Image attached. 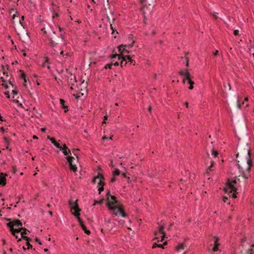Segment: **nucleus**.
<instances>
[{
    "label": "nucleus",
    "instance_id": "1",
    "mask_svg": "<svg viewBox=\"0 0 254 254\" xmlns=\"http://www.w3.org/2000/svg\"><path fill=\"white\" fill-rule=\"evenodd\" d=\"M107 205L109 209L113 212V214L116 216L118 214L123 217L127 216L126 213L123 209L120 203L117 200L116 197L110 194L109 192L107 193Z\"/></svg>",
    "mask_w": 254,
    "mask_h": 254
},
{
    "label": "nucleus",
    "instance_id": "2",
    "mask_svg": "<svg viewBox=\"0 0 254 254\" xmlns=\"http://www.w3.org/2000/svg\"><path fill=\"white\" fill-rule=\"evenodd\" d=\"M69 205L70 207V211L72 214H73L77 218V220L82 227V229L85 231L86 230V227L83 223L82 220L80 218V213L81 209L79 208L77 200L75 201H69Z\"/></svg>",
    "mask_w": 254,
    "mask_h": 254
},
{
    "label": "nucleus",
    "instance_id": "3",
    "mask_svg": "<svg viewBox=\"0 0 254 254\" xmlns=\"http://www.w3.org/2000/svg\"><path fill=\"white\" fill-rule=\"evenodd\" d=\"M22 225V223L19 220H16L7 223V226L10 228V231L12 232L13 235L14 236L16 239H18V241L21 240V238H18V236L16 235V233H18L23 229V228L21 227Z\"/></svg>",
    "mask_w": 254,
    "mask_h": 254
},
{
    "label": "nucleus",
    "instance_id": "4",
    "mask_svg": "<svg viewBox=\"0 0 254 254\" xmlns=\"http://www.w3.org/2000/svg\"><path fill=\"white\" fill-rule=\"evenodd\" d=\"M248 147V155L249 156V158L247 160V167L245 169L243 167H241L239 165V168L240 171L242 172V176L245 179H248L250 177V171L251 167L252 166V162L250 158V154H251V150L250 148Z\"/></svg>",
    "mask_w": 254,
    "mask_h": 254
},
{
    "label": "nucleus",
    "instance_id": "5",
    "mask_svg": "<svg viewBox=\"0 0 254 254\" xmlns=\"http://www.w3.org/2000/svg\"><path fill=\"white\" fill-rule=\"evenodd\" d=\"M237 183L236 180H228L226 187L224 188V191L228 193L229 196H232L233 198L237 197L235 192L237 191L236 186L235 184Z\"/></svg>",
    "mask_w": 254,
    "mask_h": 254
},
{
    "label": "nucleus",
    "instance_id": "6",
    "mask_svg": "<svg viewBox=\"0 0 254 254\" xmlns=\"http://www.w3.org/2000/svg\"><path fill=\"white\" fill-rule=\"evenodd\" d=\"M179 74L183 77V82L185 83L186 81H188V84L190 85L189 89L192 90L193 88L194 82L191 79V75L188 69H185L180 70Z\"/></svg>",
    "mask_w": 254,
    "mask_h": 254
},
{
    "label": "nucleus",
    "instance_id": "7",
    "mask_svg": "<svg viewBox=\"0 0 254 254\" xmlns=\"http://www.w3.org/2000/svg\"><path fill=\"white\" fill-rule=\"evenodd\" d=\"M23 20L24 16H22L20 18V14L17 12H15V13H13L12 16V21L13 24L15 25V27L16 26L17 28H24L23 24Z\"/></svg>",
    "mask_w": 254,
    "mask_h": 254
},
{
    "label": "nucleus",
    "instance_id": "8",
    "mask_svg": "<svg viewBox=\"0 0 254 254\" xmlns=\"http://www.w3.org/2000/svg\"><path fill=\"white\" fill-rule=\"evenodd\" d=\"M164 223L160 224L158 227V230L155 232V239L157 240L158 241H163L165 237V233L164 231Z\"/></svg>",
    "mask_w": 254,
    "mask_h": 254
},
{
    "label": "nucleus",
    "instance_id": "9",
    "mask_svg": "<svg viewBox=\"0 0 254 254\" xmlns=\"http://www.w3.org/2000/svg\"><path fill=\"white\" fill-rule=\"evenodd\" d=\"M104 180V177L103 175L101 174L98 173V175L94 177L92 180L93 183H95L96 182L98 183V190L99 193H101L102 191L104 190V183L103 182V180Z\"/></svg>",
    "mask_w": 254,
    "mask_h": 254
},
{
    "label": "nucleus",
    "instance_id": "10",
    "mask_svg": "<svg viewBox=\"0 0 254 254\" xmlns=\"http://www.w3.org/2000/svg\"><path fill=\"white\" fill-rule=\"evenodd\" d=\"M117 57H118L119 60H121V66H123V61H126V59L127 60H128V62H129L130 63L132 62V60H131L130 56L129 55L126 56H121V55L114 54L112 56L111 58L112 59H114V58H116Z\"/></svg>",
    "mask_w": 254,
    "mask_h": 254
},
{
    "label": "nucleus",
    "instance_id": "11",
    "mask_svg": "<svg viewBox=\"0 0 254 254\" xmlns=\"http://www.w3.org/2000/svg\"><path fill=\"white\" fill-rule=\"evenodd\" d=\"M1 68H2V71H1L0 70V78L3 82H6L7 81L9 80V79L8 78V72L3 67V66H2Z\"/></svg>",
    "mask_w": 254,
    "mask_h": 254
},
{
    "label": "nucleus",
    "instance_id": "12",
    "mask_svg": "<svg viewBox=\"0 0 254 254\" xmlns=\"http://www.w3.org/2000/svg\"><path fill=\"white\" fill-rule=\"evenodd\" d=\"M66 159L69 164L70 169L75 172L77 171V167L76 165L73 164V160L74 159V158L73 157L67 156L66 157Z\"/></svg>",
    "mask_w": 254,
    "mask_h": 254
},
{
    "label": "nucleus",
    "instance_id": "13",
    "mask_svg": "<svg viewBox=\"0 0 254 254\" xmlns=\"http://www.w3.org/2000/svg\"><path fill=\"white\" fill-rule=\"evenodd\" d=\"M127 47V46L126 45H122L119 46V47H118L119 51L120 53V54L119 55H121V56H123V53H129V51L126 49V48Z\"/></svg>",
    "mask_w": 254,
    "mask_h": 254
},
{
    "label": "nucleus",
    "instance_id": "14",
    "mask_svg": "<svg viewBox=\"0 0 254 254\" xmlns=\"http://www.w3.org/2000/svg\"><path fill=\"white\" fill-rule=\"evenodd\" d=\"M63 151V153L64 155H67L69 154H71V152L69 149H68L67 147L65 144H63L62 149H61Z\"/></svg>",
    "mask_w": 254,
    "mask_h": 254
},
{
    "label": "nucleus",
    "instance_id": "15",
    "mask_svg": "<svg viewBox=\"0 0 254 254\" xmlns=\"http://www.w3.org/2000/svg\"><path fill=\"white\" fill-rule=\"evenodd\" d=\"M184 250V245L183 243L179 244L175 247V251L177 252L181 253Z\"/></svg>",
    "mask_w": 254,
    "mask_h": 254
},
{
    "label": "nucleus",
    "instance_id": "16",
    "mask_svg": "<svg viewBox=\"0 0 254 254\" xmlns=\"http://www.w3.org/2000/svg\"><path fill=\"white\" fill-rule=\"evenodd\" d=\"M214 238L215 239V241L214 242V245L212 249L213 251L215 252L218 250L219 243H218V238L217 237H214Z\"/></svg>",
    "mask_w": 254,
    "mask_h": 254
},
{
    "label": "nucleus",
    "instance_id": "17",
    "mask_svg": "<svg viewBox=\"0 0 254 254\" xmlns=\"http://www.w3.org/2000/svg\"><path fill=\"white\" fill-rule=\"evenodd\" d=\"M26 229H25V228H23V229H22V230L21 231H20L19 232H21V237L23 238V239L26 240L27 241H29V238L27 237V236H25V235L26 234Z\"/></svg>",
    "mask_w": 254,
    "mask_h": 254
},
{
    "label": "nucleus",
    "instance_id": "18",
    "mask_svg": "<svg viewBox=\"0 0 254 254\" xmlns=\"http://www.w3.org/2000/svg\"><path fill=\"white\" fill-rule=\"evenodd\" d=\"M44 59H45V62L44 63L42 64V66L43 67H47L48 69H50V66L48 63V61H49V59L47 57H45L44 58Z\"/></svg>",
    "mask_w": 254,
    "mask_h": 254
},
{
    "label": "nucleus",
    "instance_id": "19",
    "mask_svg": "<svg viewBox=\"0 0 254 254\" xmlns=\"http://www.w3.org/2000/svg\"><path fill=\"white\" fill-rule=\"evenodd\" d=\"M6 179L5 177L3 176V174H1L0 176V185L4 186L5 185Z\"/></svg>",
    "mask_w": 254,
    "mask_h": 254
},
{
    "label": "nucleus",
    "instance_id": "20",
    "mask_svg": "<svg viewBox=\"0 0 254 254\" xmlns=\"http://www.w3.org/2000/svg\"><path fill=\"white\" fill-rule=\"evenodd\" d=\"M68 82L69 84H71L72 85H73L74 83L76 82L75 76L73 75L72 74H71L70 78Z\"/></svg>",
    "mask_w": 254,
    "mask_h": 254
},
{
    "label": "nucleus",
    "instance_id": "21",
    "mask_svg": "<svg viewBox=\"0 0 254 254\" xmlns=\"http://www.w3.org/2000/svg\"><path fill=\"white\" fill-rule=\"evenodd\" d=\"M214 165V162L213 161H211V165L208 167V169L206 170V173H209L210 172L213 170V167Z\"/></svg>",
    "mask_w": 254,
    "mask_h": 254
},
{
    "label": "nucleus",
    "instance_id": "22",
    "mask_svg": "<svg viewBox=\"0 0 254 254\" xmlns=\"http://www.w3.org/2000/svg\"><path fill=\"white\" fill-rule=\"evenodd\" d=\"M211 155H213L214 157H217V156L218 154V152L213 149H212L211 150Z\"/></svg>",
    "mask_w": 254,
    "mask_h": 254
},
{
    "label": "nucleus",
    "instance_id": "23",
    "mask_svg": "<svg viewBox=\"0 0 254 254\" xmlns=\"http://www.w3.org/2000/svg\"><path fill=\"white\" fill-rule=\"evenodd\" d=\"M120 174V171L118 169H116L115 171L113 172V176H118Z\"/></svg>",
    "mask_w": 254,
    "mask_h": 254
},
{
    "label": "nucleus",
    "instance_id": "24",
    "mask_svg": "<svg viewBox=\"0 0 254 254\" xmlns=\"http://www.w3.org/2000/svg\"><path fill=\"white\" fill-rule=\"evenodd\" d=\"M84 95V93H79L78 94H73V95L75 97V98L76 99H78L79 98H80L81 97V96H83Z\"/></svg>",
    "mask_w": 254,
    "mask_h": 254
},
{
    "label": "nucleus",
    "instance_id": "25",
    "mask_svg": "<svg viewBox=\"0 0 254 254\" xmlns=\"http://www.w3.org/2000/svg\"><path fill=\"white\" fill-rule=\"evenodd\" d=\"M60 103L63 105V107L64 108H66L67 107L64 106V104L65 103V101H64V100L62 99H61L60 100Z\"/></svg>",
    "mask_w": 254,
    "mask_h": 254
},
{
    "label": "nucleus",
    "instance_id": "26",
    "mask_svg": "<svg viewBox=\"0 0 254 254\" xmlns=\"http://www.w3.org/2000/svg\"><path fill=\"white\" fill-rule=\"evenodd\" d=\"M127 172H126V173H123L122 174V175H123V176H124L125 178H127V181L129 182L130 181V178H129V177H127Z\"/></svg>",
    "mask_w": 254,
    "mask_h": 254
},
{
    "label": "nucleus",
    "instance_id": "27",
    "mask_svg": "<svg viewBox=\"0 0 254 254\" xmlns=\"http://www.w3.org/2000/svg\"><path fill=\"white\" fill-rule=\"evenodd\" d=\"M15 12H17V11L13 8H11L10 10V11H9L10 14H12V15L13 14V13H15Z\"/></svg>",
    "mask_w": 254,
    "mask_h": 254
},
{
    "label": "nucleus",
    "instance_id": "28",
    "mask_svg": "<svg viewBox=\"0 0 254 254\" xmlns=\"http://www.w3.org/2000/svg\"><path fill=\"white\" fill-rule=\"evenodd\" d=\"M167 244V242H165L163 244H158L157 245V247H159V248H163V246L164 245H166Z\"/></svg>",
    "mask_w": 254,
    "mask_h": 254
},
{
    "label": "nucleus",
    "instance_id": "29",
    "mask_svg": "<svg viewBox=\"0 0 254 254\" xmlns=\"http://www.w3.org/2000/svg\"><path fill=\"white\" fill-rule=\"evenodd\" d=\"M49 44L51 46H54L56 45V44L55 43V42L53 40H51L50 42V43H49Z\"/></svg>",
    "mask_w": 254,
    "mask_h": 254
},
{
    "label": "nucleus",
    "instance_id": "30",
    "mask_svg": "<svg viewBox=\"0 0 254 254\" xmlns=\"http://www.w3.org/2000/svg\"><path fill=\"white\" fill-rule=\"evenodd\" d=\"M55 146L60 149H62L63 147V146H61L58 142L57 143V144H56Z\"/></svg>",
    "mask_w": 254,
    "mask_h": 254
},
{
    "label": "nucleus",
    "instance_id": "31",
    "mask_svg": "<svg viewBox=\"0 0 254 254\" xmlns=\"http://www.w3.org/2000/svg\"><path fill=\"white\" fill-rule=\"evenodd\" d=\"M112 63L111 64H107L106 66H105V68H111V66L112 65Z\"/></svg>",
    "mask_w": 254,
    "mask_h": 254
},
{
    "label": "nucleus",
    "instance_id": "32",
    "mask_svg": "<svg viewBox=\"0 0 254 254\" xmlns=\"http://www.w3.org/2000/svg\"><path fill=\"white\" fill-rule=\"evenodd\" d=\"M237 106H238V107L239 109L241 108L242 105H241V103H240L239 100H238V102H237Z\"/></svg>",
    "mask_w": 254,
    "mask_h": 254
},
{
    "label": "nucleus",
    "instance_id": "33",
    "mask_svg": "<svg viewBox=\"0 0 254 254\" xmlns=\"http://www.w3.org/2000/svg\"><path fill=\"white\" fill-rule=\"evenodd\" d=\"M60 54H61V55L62 56H63V57H64V55H66V56H68V54L67 53H66L65 54V55H64V51H62L61 52Z\"/></svg>",
    "mask_w": 254,
    "mask_h": 254
},
{
    "label": "nucleus",
    "instance_id": "34",
    "mask_svg": "<svg viewBox=\"0 0 254 254\" xmlns=\"http://www.w3.org/2000/svg\"><path fill=\"white\" fill-rule=\"evenodd\" d=\"M112 64L113 65H119V63L118 62H115L114 61H113L112 62Z\"/></svg>",
    "mask_w": 254,
    "mask_h": 254
},
{
    "label": "nucleus",
    "instance_id": "35",
    "mask_svg": "<svg viewBox=\"0 0 254 254\" xmlns=\"http://www.w3.org/2000/svg\"><path fill=\"white\" fill-rule=\"evenodd\" d=\"M58 13L57 12H54L53 14V18L54 19L56 16H58Z\"/></svg>",
    "mask_w": 254,
    "mask_h": 254
},
{
    "label": "nucleus",
    "instance_id": "36",
    "mask_svg": "<svg viewBox=\"0 0 254 254\" xmlns=\"http://www.w3.org/2000/svg\"><path fill=\"white\" fill-rule=\"evenodd\" d=\"M21 77H22V78H23V79H24V81H25V82H26V78H25V74H24V73H23L22 74V75H21Z\"/></svg>",
    "mask_w": 254,
    "mask_h": 254
},
{
    "label": "nucleus",
    "instance_id": "37",
    "mask_svg": "<svg viewBox=\"0 0 254 254\" xmlns=\"http://www.w3.org/2000/svg\"><path fill=\"white\" fill-rule=\"evenodd\" d=\"M116 177H115V176H113V178L111 179V182H112V183H113V182H115V181H116Z\"/></svg>",
    "mask_w": 254,
    "mask_h": 254
},
{
    "label": "nucleus",
    "instance_id": "38",
    "mask_svg": "<svg viewBox=\"0 0 254 254\" xmlns=\"http://www.w3.org/2000/svg\"><path fill=\"white\" fill-rule=\"evenodd\" d=\"M239 34V30H235L234 31V34L235 35H238Z\"/></svg>",
    "mask_w": 254,
    "mask_h": 254
},
{
    "label": "nucleus",
    "instance_id": "39",
    "mask_svg": "<svg viewBox=\"0 0 254 254\" xmlns=\"http://www.w3.org/2000/svg\"><path fill=\"white\" fill-rule=\"evenodd\" d=\"M27 246H28V249L32 248V245L28 242L27 243Z\"/></svg>",
    "mask_w": 254,
    "mask_h": 254
},
{
    "label": "nucleus",
    "instance_id": "40",
    "mask_svg": "<svg viewBox=\"0 0 254 254\" xmlns=\"http://www.w3.org/2000/svg\"><path fill=\"white\" fill-rule=\"evenodd\" d=\"M227 199H228L227 197L223 196V201H224V202H226V200Z\"/></svg>",
    "mask_w": 254,
    "mask_h": 254
},
{
    "label": "nucleus",
    "instance_id": "41",
    "mask_svg": "<svg viewBox=\"0 0 254 254\" xmlns=\"http://www.w3.org/2000/svg\"><path fill=\"white\" fill-rule=\"evenodd\" d=\"M84 232H85L86 234H87V235H89V234H90V231H89V230H87V229H86V230H85V231H84Z\"/></svg>",
    "mask_w": 254,
    "mask_h": 254
},
{
    "label": "nucleus",
    "instance_id": "42",
    "mask_svg": "<svg viewBox=\"0 0 254 254\" xmlns=\"http://www.w3.org/2000/svg\"><path fill=\"white\" fill-rule=\"evenodd\" d=\"M157 244L156 243H154L153 244V246H152V248H155L156 247H157Z\"/></svg>",
    "mask_w": 254,
    "mask_h": 254
},
{
    "label": "nucleus",
    "instance_id": "43",
    "mask_svg": "<svg viewBox=\"0 0 254 254\" xmlns=\"http://www.w3.org/2000/svg\"><path fill=\"white\" fill-rule=\"evenodd\" d=\"M36 241L40 245L42 244L41 241H40V240L39 239L36 238Z\"/></svg>",
    "mask_w": 254,
    "mask_h": 254
},
{
    "label": "nucleus",
    "instance_id": "44",
    "mask_svg": "<svg viewBox=\"0 0 254 254\" xmlns=\"http://www.w3.org/2000/svg\"><path fill=\"white\" fill-rule=\"evenodd\" d=\"M21 53H22V55L24 56H26V53H25V51L24 50H22Z\"/></svg>",
    "mask_w": 254,
    "mask_h": 254
},
{
    "label": "nucleus",
    "instance_id": "45",
    "mask_svg": "<svg viewBox=\"0 0 254 254\" xmlns=\"http://www.w3.org/2000/svg\"><path fill=\"white\" fill-rule=\"evenodd\" d=\"M219 51L218 50H216L214 53V56H217L218 54Z\"/></svg>",
    "mask_w": 254,
    "mask_h": 254
},
{
    "label": "nucleus",
    "instance_id": "46",
    "mask_svg": "<svg viewBox=\"0 0 254 254\" xmlns=\"http://www.w3.org/2000/svg\"><path fill=\"white\" fill-rule=\"evenodd\" d=\"M12 92L14 95H16L17 94V92L16 90H13Z\"/></svg>",
    "mask_w": 254,
    "mask_h": 254
},
{
    "label": "nucleus",
    "instance_id": "47",
    "mask_svg": "<svg viewBox=\"0 0 254 254\" xmlns=\"http://www.w3.org/2000/svg\"><path fill=\"white\" fill-rule=\"evenodd\" d=\"M41 130L42 131L45 132L46 131V128H45V127L41 128Z\"/></svg>",
    "mask_w": 254,
    "mask_h": 254
},
{
    "label": "nucleus",
    "instance_id": "48",
    "mask_svg": "<svg viewBox=\"0 0 254 254\" xmlns=\"http://www.w3.org/2000/svg\"><path fill=\"white\" fill-rule=\"evenodd\" d=\"M111 167H114V165L113 164V161H111V163L109 164Z\"/></svg>",
    "mask_w": 254,
    "mask_h": 254
},
{
    "label": "nucleus",
    "instance_id": "49",
    "mask_svg": "<svg viewBox=\"0 0 254 254\" xmlns=\"http://www.w3.org/2000/svg\"><path fill=\"white\" fill-rule=\"evenodd\" d=\"M2 85H3V86H4L5 88H8V86H7V85L6 83H2Z\"/></svg>",
    "mask_w": 254,
    "mask_h": 254
},
{
    "label": "nucleus",
    "instance_id": "50",
    "mask_svg": "<svg viewBox=\"0 0 254 254\" xmlns=\"http://www.w3.org/2000/svg\"><path fill=\"white\" fill-rule=\"evenodd\" d=\"M134 43V41H132V43H131L130 45H129L128 46V47H132Z\"/></svg>",
    "mask_w": 254,
    "mask_h": 254
},
{
    "label": "nucleus",
    "instance_id": "51",
    "mask_svg": "<svg viewBox=\"0 0 254 254\" xmlns=\"http://www.w3.org/2000/svg\"><path fill=\"white\" fill-rule=\"evenodd\" d=\"M55 140H56L53 137H52L51 139H50V141L52 142V143Z\"/></svg>",
    "mask_w": 254,
    "mask_h": 254
},
{
    "label": "nucleus",
    "instance_id": "52",
    "mask_svg": "<svg viewBox=\"0 0 254 254\" xmlns=\"http://www.w3.org/2000/svg\"><path fill=\"white\" fill-rule=\"evenodd\" d=\"M5 94L6 95V96H7V98H10L9 94L7 92H5Z\"/></svg>",
    "mask_w": 254,
    "mask_h": 254
},
{
    "label": "nucleus",
    "instance_id": "53",
    "mask_svg": "<svg viewBox=\"0 0 254 254\" xmlns=\"http://www.w3.org/2000/svg\"><path fill=\"white\" fill-rule=\"evenodd\" d=\"M33 139H37L38 138V137L36 135H34L33 136Z\"/></svg>",
    "mask_w": 254,
    "mask_h": 254
},
{
    "label": "nucleus",
    "instance_id": "54",
    "mask_svg": "<svg viewBox=\"0 0 254 254\" xmlns=\"http://www.w3.org/2000/svg\"><path fill=\"white\" fill-rule=\"evenodd\" d=\"M249 254H254V251H253L252 250H251L250 253Z\"/></svg>",
    "mask_w": 254,
    "mask_h": 254
},
{
    "label": "nucleus",
    "instance_id": "55",
    "mask_svg": "<svg viewBox=\"0 0 254 254\" xmlns=\"http://www.w3.org/2000/svg\"><path fill=\"white\" fill-rule=\"evenodd\" d=\"M108 139V138L106 136H104L102 137V140H105Z\"/></svg>",
    "mask_w": 254,
    "mask_h": 254
},
{
    "label": "nucleus",
    "instance_id": "56",
    "mask_svg": "<svg viewBox=\"0 0 254 254\" xmlns=\"http://www.w3.org/2000/svg\"><path fill=\"white\" fill-rule=\"evenodd\" d=\"M111 29L112 30L113 32L114 31V29H113V27L112 26V24L110 25Z\"/></svg>",
    "mask_w": 254,
    "mask_h": 254
},
{
    "label": "nucleus",
    "instance_id": "57",
    "mask_svg": "<svg viewBox=\"0 0 254 254\" xmlns=\"http://www.w3.org/2000/svg\"><path fill=\"white\" fill-rule=\"evenodd\" d=\"M185 105L186 106V107H187V108L188 107L189 104L188 102H185Z\"/></svg>",
    "mask_w": 254,
    "mask_h": 254
},
{
    "label": "nucleus",
    "instance_id": "58",
    "mask_svg": "<svg viewBox=\"0 0 254 254\" xmlns=\"http://www.w3.org/2000/svg\"><path fill=\"white\" fill-rule=\"evenodd\" d=\"M248 97H246L244 99V101H246V102H248Z\"/></svg>",
    "mask_w": 254,
    "mask_h": 254
},
{
    "label": "nucleus",
    "instance_id": "59",
    "mask_svg": "<svg viewBox=\"0 0 254 254\" xmlns=\"http://www.w3.org/2000/svg\"><path fill=\"white\" fill-rule=\"evenodd\" d=\"M57 143H58V142H57V141H56V140L52 142V143H53L54 145H55V144H57Z\"/></svg>",
    "mask_w": 254,
    "mask_h": 254
},
{
    "label": "nucleus",
    "instance_id": "60",
    "mask_svg": "<svg viewBox=\"0 0 254 254\" xmlns=\"http://www.w3.org/2000/svg\"><path fill=\"white\" fill-rule=\"evenodd\" d=\"M57 143H58V142H57V141H56V140L52 142V143H53L54 145H55V144H57Z\"/></svg>",
    "mask_w": 254,
    "mask_h": 254
},
{
    "label": "nucleus",
    "instance_id": "61",
    "mask_svg": "<svg viewBox=\"0 0 254 254\" xmlns=\"http://www.w3.org/2000/svg\"><path fill=\"white\" fill-rule=\"evenodd\" d=\"M49 213L50 214V215L51 216H52V215H53V212H52L51 211H49Z\"/></svg>",
    "mask_w": 254,
    "mask_h": 254
},
{
    "label": "nucleus",
    "instance_id": "62",
    "mask_svg": "<svg viewBox=\"0 0 254 254\" xmlns=\"http://www.w3.org/2000/svg\"><path fill=\"white\" fill-rule=\"evenodd\" d=\"M148 111L150 112L151 111V106H149V108H148Z\"/></svg>",
    "mask_w": 254,
    "mask_h": 254
},
{
    "label": "nucleus",
    "instance_id": "63",
    "mask_svg": "<svg viewBox=\"0 0 254 254\" xmlns=\"http://www.w3.org/2000/svg\"><path fill=\"white\" fill-rule=\"evenodd\" d=\"M213 16H214V18H216V19L218 18V16H217L216 15H215V14H214V15H213Z\"/></svg>",
    "mask_w": 254,
    "mask_h": 254
},
{
    "label": "nucleus",
    "instance_id": "64",
    "mask_svg": "<svg viewBox=\"0 0 254 254\" xmlns=\"http://www.w3.org/2000/svg\"><path fill=\"white\" fill-rule=\"evenodd\" d=\"M42 31H43L45 33H46V31H45V28H43V29H42Z\"/></svg>",
    "mask_w": 254,
    "mask_h": 254
}]
</instances>
